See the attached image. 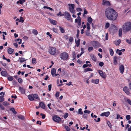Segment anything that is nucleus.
I'll return each mask as SVG.
<instances>
[{
	"instance_id": "obj_8",
	"label": "nucleus",
	"mask_w": 131,
	"mask_h": 131,
	"mask_svg": "<svg viewBox=\"0 0 131 131\" xmlns=\"http://www.w3.org/2000/svg\"><path fill=\"white\" fill-rule=\"evenodd\" d=\"M75 22L78 23V26H79V27H78L79 28L80 26L81 25V24L80 17L79 16H78L77 18L75 19Z\"/></svg>"
},
{
	"instance_id": "obj_64",
	"label": "nucleus",
	"mask_w": 131,
	"mask_h": 131,
	"mask_svg": "<svg viewBox=\"0 0 131 131\" xmlns=\"http://www.w3.org/2000/svg\"><path fill=\"white\" fill-rule=\"evenodd\" d=\"M127 102L128 103L131 105V101H130V99H127Z\"/></svg>"
},
{
	"instance_id": "obj_47",
	"label": "nucleus",
	"mask_w": 131,
	"mask_h": 131,
	"mask_svg": "<svg viewBox=\"0 0 131 131\" xmlns=\"http://www.w3.org/2000/svg\"><path fill=\"white\" fill-rule=\"evenodd\" d=\"M24 21V20L23 19V18L21 17L20 18V19L19 20V22H21L22 23H23Z\"/></svg>"
},
{
	"instance_id": "obj_13",
	"label": "nucleus",
	"mask_w": 131,
	"mask_h": 131,
	"mask_svg": "<svg viewBox=\"0 0 131 131\" xmlns=\"http://www.w3.org/2000/svg\"><path fill=\"white\" fill-rule=\"evenodd\" d=\"M119 70L121 73L123 74L124 70V67L123 65H121L119 67Z\"/></svg>"
},
{
	"instance_id": "obj_61",
	"label": "nucleus",
	"mask_w": 131,
	"mask_h": 131,
	"mask_svg": "<svg viewBox=\"0 0 131 131\" xmlns=\"http://www.w3.org/2000/svg\"><path fill=\"white\" fill-rule=\"evenodd\" d=\"M99 79H96L94 81V83L96 84H98L99 83Z\"/></svg>"
},
{
	"instance_id": "obj_54",
	"label": "nucleus",
	"mask_w": 131,
	"mask_h": 131,
	"mask_svg": "<svg viewBox=\"0 0 131 131\" xmlns=\"http://www.w3.org/2000/svg\"><path fill=\"white\" fill-rule=\"evenodd\" d=\"M81 52L80 53V55H82L84 52V48H81Z\"/></svg>"
},
{
	"instance_id": "obj_55",
	"label": "nucleus",
	"mask_w": 131,
	"mask_h": 131,
	"mask_svg": "<svg viewBox=\"0 0 131 131\" xmlns=\"http://www.w3.org/2000/svg\"><path fill=\"white\" fill-rule=\"evenodd\" d=\"M104 65V63L103 62H101L99 63V65L101 67H102Z\"/></svg>"
},
{
	"instance_id": "obj_5",
	"label": "nucleus",
	"mask_w": 131,
	"mask_h": 131,
	"mask_svg": "<svg viewBox=\"0 0 131 131\" xmlns=\"http://www.w3.org/2000/svg\"><path fill=\"white\" fill-rule=\"evenodd\" d=\"M48 52L51 54L54 55L56 53V48L54 47H51L50 48Z\"/></svg>"
},
{
	"instance_id": "obj_4",
	"label": "nucleus",
	"mask_w": 131,
	"mask_h": 131,
	"mask_svg": "<svg viewBox=\"0 0 131 131\" xmlns=\"http://www.w3.org/2000/svg\"><path fill=\"white\" fill-rule=\"evenodd\" d=\"M68 5L69 6V10L70 12L72 13H75V11L74 10V4H69Z\"/></svg>"
},
{
	"instance_id": "obj_35",
	"label": "nucleus",
	"mask_w": 131,
	"mask_h": 131,
	"mask_svg": "<svg viewBox=\"0 0 131 131\" xmlns=\"http://www.w3.org/2000/svg\"><path fill=\"white\" fill-rule=\"evenodd\" d=\"M93 50V48L92 47H89L88 48V50L89 52H91Z\"/></svg>"
},
{
	"instance_id": "obj_31",
	"label": "nucleus",
	"mask_w": 131,
	"mask_h": 131,
	"mask_svg": "<svg viewBox=\"0 0 131 131\" xmlns=\"http://www.w3.org/2000/svg\"><path fill=\"white\" fill-rule=\"evenodd\" d=\"M117 57L115 56L114 57V63L115 65H116L117 64Z\"/></svg>"
},
{
	"instance_id": "obj_22",
	"label": "nucleus",
	"mask_w": 131,
	"mask_h": 131,
	"mask_svg": "<svg viewBox=\"0 0 131 131\" xmlns=\"http://www.w3.org/2000/svg\"><path fill=\"white\" fill-rule=\"evenodd\" d=\"M121 40L120 39L118 40L117 41H114V43L116 46L118 45L121 42Z\"/></svg>"
},
{
	"instance_id": "obj_59",
	"label": "nucleus",
	"mask_w": 131,
	"mask_h": 131,
	"mask_svg": "<svg viewBox=\"0 0 131 131\" xmlns=\"http://www.w3.org/2000/svg\"><path fill=\"white\" fill-rule=\"evenodd\" d=\"M68 116V113H65V114H64V118L65 119Z\"/></svg>"
},
{
	"instance_id": "obj_9",
	"label": "nucleus",
	"mask_w": 131,
	"mask_h": 131,
	"mask_svg": "<svg viewBox=\"0 0 131 131\" xmlns=\"http://www.w3.org/2000/svg\"><path fill=\"white\" fill-rule=\"evenodd\" d=\"M98 72L100 75L103 78L105 79L106 77V74L105 72H103L102 70H99Z\"/></svg>"
},
{
	"instance_id": "obj_25",
	"label": "nucleus",
	"mask_w": 131,
	"mask_h": 131,
	"mask_svg": "<svg viewBox=\"0 0 131 131\" xmlns=\"http://www.w3.org/2000/svg\"><path fill=\"white\" fill-rule=\"evenodd\" d=\"M19 59L20 63H23L26 61V60L24 58H20Z\"/></svg>"
},
{
	"instance_id": "obj_26",
	"label": "nucleus",
	"mask_w": 131,
	"mask_h": 131,
	"mask_svg": "<svg viewBox=\"0 0 131 131\" xmlns=\"http://www.w3.org/2000/svg\"><path fill=\"white\" fill-rule=\"evenodd\" d=\"M59 29L62 33H64L65 32V30L64 29V28L63 27H62L60 26H59Z\"/></svg>"
},
{
	"instance_id": "obj_44",
	"label": "nucleus",
	"mask_w": 131,
	"mask_h": 131,
	"mask_svg": "<svg viewBox=\"0 0 131 131\" xmlns=\"http://www.w3.org/2000/svg\"><path fill=\"white\" fill-rule=\"evenodd\" d=\"M18 117V118L22 120H23L24 119V116L22 115H19Z\"/></svg>"
},
{
	"instance_id": "obj_15",
	"label": "nucleus",
	"mask_w": 131,
	"mask_h": 131,
	"mask_svg": "<svg viewBox=\"0 0 131 131\" xmlns=\"http://www.w3.org/2000/svg\"><path fill=\"white\" fill-rule=\"evenodd\" d=\"M90 57L92 59L94 62H96L97 60L95 56L93 54H92L90 55Z\"/></svg>"
},
{
	"instance_id": "obj_3",
	"label": "nucleus",
	"mask_w": 131,
	"mask_h": 131,
	"mask_svg": "<svg viewBox=\"0 0 131 131\" xmlns=\"http://www.w3.org/2000/svg\"><path fill=\"white\" fill-rule=\"evenodd\" d=\"M60 57L62 59L67 60L69 57V55L67 52H63L60 54Z\"/></svg>"
},
{
	"instance_id": "obj_23",
	"label": "nucleus",
	"mask_w": 131,
	"mask_h": 131,
	"mask_svg": "<svg viewBox=\"0 0 131 131\" xmlns=\"http://www.w3.org/2000/svg\"><path fill=\"white\" fill-rule=\"evenodd\" d=\"M93 20V19L90 17H88L87 19L88 23L90 24H91L92 23Z\"/></svg>"
},
{
	"instance_id": "obj_19",
	"label": "nucleus",
	"mask_w": 131,
	"mask_h": 131,
	"mask_svg": "<svg viewBox=\"0 0 131 131\" xmlns=\"http://www.w3.org/2000/svg\"><path fill=\"white\" fill-rule=\"evenodd\" d=\"M39 105L42 109H45V106L44 103L42 102H40L39 104Z\"/></svg>"
},
{
	"instance_id": "obj_12",
	"label": "nucleus",
	"mask_w": 131,
	"mask_h": 131,
	"mask_svg": "<svg viewBox=\"0 0 131 131\" xmlns=\"http://www.w3.org/2000/svg\"><path fill=\"white\" fill-rule=\"evenodd\" d=\"M110 114V112L108 111L102 113L100 115L102 116H105L106 117H107L109 116Z\"/></svg>"
},
{
	"instance_id": "obj_40",
	"label": "nucleus",
	"mask_w": 131,
	"mask_h": 131,
	"mask_svg": "<svg viewBox=\"0 0 131 131\" xmlns=\"http://www.w3.org/2000/svg\"><path fill=\"white\" fill-rule=\"evenodd\" d=\"M13 79V78L12 76H9L8 78V79L9 81H12Z\"/></svg>"
},
{
	"instance_id": "obj_62",
	"label": "nucleus",
	"mask_w": 131,
	"mask_h": 131,
	"mask_svg": "<svg viewBox=\"0 0 131 131\" xmlns=\"http://www.w3.org/2000/svg\"><path fill=\"white\" fill-rule=\"evenodd\" d=\"M60 94V92H57L55 94V96L56 97H58L59 96V95Z\"/></svg>"
},
{
	"instance_id": "obj_56",
	"label": "nucleus",
	"mask_w": 131,
	"mask_h": 131,
	"mask_svg": "<svg viewBox=\"0 0 131 131\" xmlns=\"http://www.w3.org/2000/svg\"><path fill=\"white\" fill-rule=\"evenodd\" d=\"M110 26V24L108 23H106L105 26V27L106 28H108Z\"/></svg>"
},
{
	"instance_id": "obj_29",
	"label": "nucleus",
	"mask_w": 131,
	"mask_h": 131,
	"mask_svg": "<svg viewBox=\"0 0 131 131\" xmlns=\"http://www.w3.org/2000/svg\"><path fill=\"white\" fill-rule=\"evenodd\" d=\"M118 35L119 37H121L122 35V29L121 28H119V30Z\"/></svg>"
},
{
	"instance_id": "obj_27",
	"label": "nucleus",
	"mask_w": 131,
	"mask_h": 131,
	"mask_svg": "<svg viewBox=\"0 0 131 131\" xmlns=\"http://www.w3.org/2000/svg\"><path fill=\"white\" fill-rule=\"evenodd\" d=\"M92 71L93 70L91 68H89L84 69V72H86L88 71Z\"/></svg>"
},
{
	"instance_id": "obj_1",
	"label": "nucleus",
	"mask_w": 131,
	"mask_h": 131,
	"mask_svg": "<svg viewBox=\"0 0 131 131\" xmlns=\"http://www.w3.org/2000/svg\"><path fill=\"white\" fill-rule=\"evenodd\" d=\"M118 15L117 13L112 8L108 7L105 10V15L107 18L110 20H115Z\"/></svg>"
},
{
	"instance_id": "obj_57",
	"label": "nucleus",
	"mask_w": 131,
	"mask_h": 131,
	"mask_svg": "<svg viewBox=\"0 0 131 131\" xmlns=\"http://www.w3.org/2000/svg\"><path fill=\"white\" fill-rule=\"evenodd\" d=\"M94 121L96 122H99L100 121V117L97 118V120L96 119H94Z\"/></svg>"
},
{
	"instance_id": "obj_60",
	"label": "nucleus",
	"mask_w": 131,
	"mask_h": 131,
	"mask_svg": "<svg viewBox=\"0 0 131 131\" xmlns=\"http://www.w3.org/2000/svg\"><path fill=\"white\" fill-rule=\"evenodd\" d=\"M48 90L50 91L51 90L52 88V85L51 84H49L48 86Z\"/></svg>"
},
{
	"instance_id": "obj_46",
	"label": "nucleus",
	"mask_w": 131,
	"mask_h": 131,
	"mask_svg": "<svg viewBox=\"0 0 131 131\" xmlns=\"http://www.w3.org/2000/svg\"><path fill=\"white\" fill-rule=\"evenodd\" d=\"M15 41H20L18 42V43L19 44H20L21 43L22 39H21L19 38L18 39H17L15 40Z\"/></svg>"
},
{
	"instance_id": "obj_48",
	"label": "nucleus",
	"mask_w": 131,
	"mask_h": 131,
	"mask_svg": "<svg viewBox=\"0 0 131 131\" xmlns=\"http://www.w3.org/2000/svg\"><path fill=\"white\" fill-rule=\"evenodd\" d=\"M80 33V31L79 29H77V34L76 35V37L77 38H78Z\"/></svg>"
},
{
	"instance_id": "obj_39",
	"label": "nucleus",
	"mask_w": 131,
	"mask_h": 131,
	"mask_svg": "<svg viewBox=\"0 0 131 131\" xmlns=\"http://www.w3.org/2000/svg\"><path fill=\"white\" fill-rule=\"evenodd\" d=\"M57 16H64V14H62L60 11L59 12V13L57 14Z\"/></svg>"
},
{
	"instance_id": "obj_7",
	"label": "nucleus",
	"mask_w": 131,
	"mask_h": 131,
	"mask_svg": "<svg viewBox=\"0 0 131 131\" xmlns=\"http://www.w3.org/2000/svg\"><path fill=\"white\" fill-rule=\"evenodd\" d=\"M52 119L54 122L59 123L61 121V118L56 115H54L52 117Z\"/></svg>"
},
{
	"instance_id": "obj_32",
	"label": "nucleus",
	"mask_w": 131,
	"mask_h": 131,
	"mask_svg": "<svg viewBox=\"0 0 131 131\" xmlns=\"http://www.w3.org/2000/svg\"><path fill=\"white\" fill-rule=\"evenodd\" d=\"M32 32V33L35 35H36L38 34V31L36 30L35 29H33Z\"/></svg>"
},
{
	"instance_id": "obj_2",
	"label": "nucleus",
	"mask_w": 131,
	"mask_h": 131,
	"mask_svg": "<svg viewBox=\"0 0 131 131\" xmlns=\"http://www.w3.org/2000/svg\"><path fill=\"white\" fill-rule=\"evenodd\" d=\"M123 29L124 31H128L131 30V23L130 22H126L123 25Z\"/></svg>"
},
{
	"instance_id": "obj_45",
	"label": "nucleus",
	"mask_w": 131,
	"mask_h": 131,
	"mask_svg": "<svg viewBox=\"0 0 131 131\" xmlns=\"http://www.w3.org/2000/svg\"><path fill=\"white\" fill-rule=\"evenodd\" d=\"M53 31L56 33H58V31L57 29L56 28H53L52 29Z\"/></svg>"
},
{
	"instance_id": "obj_37",
	"label": "nucleus",
	"mask_w": 131,
	"mask_h": 131,
	"mask_svg": "<svg viewBox=\"0 0 131 131\" xmlns=\"http://www.w3.org/2000/svg\"><path fill=\"white\" fill-rule=\"evenodd\" d=\"M3 104L5 106H8L9 105V104L6 101L4 102H3Z\"/></svg>"
},
{
	"instance_id": "obj_63",
	"label": "nucleus",
	"mask_w": 131,
	"mask_h": 131,
	"mask_svg": "<svg viewBox=\"0 0 131 131\" xmlns=\"http://www.w3.org/2000/svg\"><path fill=\"white\" fill-rule=\"evenodd\" d=\"M84 112L85 113H87L89 114L91 112V111L89 110H85L84 111Z\"/></svg>"
},
{
	"instance_id": "obj_24",
	"label": "nucleus",
	"mask_w": 131,
	"mask_h": 131,
	"mask_svg": "<svg viewBox=\"0 0 131 131\" xmlns=\"http://www.w3.org/2000/svg\"><path fill=\"white\" fill-rule=\"evenodd\" d=\"M56 71L55 69L53 68L51 71V73L52 75H53L56 73Z\"/></svg>"
},
{
	"instance_id": "obj_49",
	"label": "nucleus",
	"mask_w": 131,
	"mask_h": 131,
	"mask_svg": "<svg viewBox=\"0 0 131 131\" xmlns=\"http://www.w3.org/2000/svg\"><path fill=\"white\" fill-rule=\"evenodd\" d=\"M65 127L66 130L67 131H69L70 129V128L68 126H65Z\"/></svg>"
},
{
	"instance_id": "obj_16",
	"label": "nucleus",
	"mask_w": 131,
	"mask_h": 131,
	"mask_svg": "<svg viewBox=\"0 0 131 131\" xmlns=\"http://www.w3.org/2000/svg\"><path fill=\"white\" fill-rule=\"evenodd\" d=\"M19 90L21 92L22 94H25V90L23 88L21 87H19Z\"/></svg>"
},
{
	"instance_id": "obj_30",
	"label": "nucleus",
	"mask_w": 131,
	"mask_h": 131,
	"mask_svg": "<svg viewBox=\"0 0 131 131\" xmlns=\"http://www.w3.org/2000/svg\"><path fill=\"white\" fill-rule=\"evenodd\" d=\"M33 96L34 98L38 100H40L39 97L38 95L37 94H33Z\"/></svg>"
},
{
	"instance_id": "obj_52",
	"label": "nucleus",
	"mask_w": 131,
	"mask_h": 131,
	"mask_svg": "<svg viewBox=\"0 0 131 131\" xmlns=\"http://www.w3.org/2000/svg\"><path fill=\"white\" fill-rule=\"evenodd\" d=\"M125 93L126 94L128 95H129L130 94L129 89H128V90L126 91V92H125Z\"/></svg>"
},
{
	"instance_id": "obj_18",
	"label": "nucleus",
	"mask_w": 131,
	"mask_h": 131,
	"mask_svg": "<svg viewBox=\"0 0 131 131\" xmlns=\"http://www.w3.org/2000/svg\"><path fill=\"white\" fill-rule=\"evenodd\" d=\"M1 74L2 76L4 77H6L8 75V74L6 72L3 71H2L1 72Z\"/></svg>"
},
{
	"instance_id": "obj_21",
	"label": "nucleus",
	"mask_w": 131,
	"mask_h": 131,
	"mask_svg": "<svg viewBox=\"0 0 131 131\" xmlns=\"http://www.w3.org/2000/svg\"><path fill=\"white\" fill-rule=\"evenodd\" d=\"M75 43L76 45V46L77 47H78L80 44V39H78L77 40L76 39H75Z\"/></svg>"
},
{
	"instance_id": "obj_42",
	"label": "nucleus",
	"mask_w": 131,
	"mask_h": 131,
	"mask_svg": "<svg viewBox=\"0 0 131 131\" xmlns=\"http://www.w3.org/2000/svg\"><path fill=\"white\" fill-rule=\"evenodd\" d=\"M107 124L108 126L111 128L112 127V125L110 121H108L107 122Z\"/></svg>"
},
{
	"instance_id": "obj_20",
	"label": "nucleus",
	"mask_w": 131,
	"mask_h": 131,
	"mask_svg": "<svg viewBox=\"0 0 131 131\" xmlns=\"http://www.w3.org/2000/svg\"><path fill=\"white\" fill-rule=\"evenodd\" d=\"M14 51V50L13 49L9 48L8 49L7 51L8 54H10L13 53Z\"/></svg>"
},
{
	"instance_id": "obj_58",
	"label": "nucleus",
	"mask_w": 131,
	"mask_h": 131,
	"mask_svg": "<svg viewBox=\"0 0 131 131\" xmlns=\"http://www.w3.org/2000/svg\"><path fill=\"white\" fill-rule=\"evenodd\" d=\"M69 40L70 42H72L73 40V39L72 37H70L69 39Z\"/></svg>"
},
{
	"instance_id": "obj_14",
	"label": "nucleus",
	"mask_w": 131,
	"mask_h": 131,
	"mask_svg": "<svg viewBox=\"0 0 131 131\" xmlns=\"http://www.w3.org/2000/svg\"><path fill=\"white\" fill-rule=\"evenodd\" d=\"M49 20L50 23L53 25H56L57 24V22L55 20L49 18Z\"/></svg>"
},
{
	"instance_id": "obj_36",
	"label": "nucleus",
	"mask_w": 131,
	"mask_h": 131,
	"mask_svg": "<svg viewBox=\"0 0 131 131\" xmlns=\"http://www.w3.org/2000/svg\"><path fill=\"white\" fill-rule=\"evenodd\" d=\"M129 89L128 87L127 86H125L123 88V90L125 92L126 91H127V90H128Z\"/></svg>"
},
{
	"instance_id": "obj_34",
	"label": "nucleus",
	"mask_w": 131,
	"mask_h": 131,
	"mask_svg": "<svg viewBox=\"0 0 131 131\" xmlns=\"http://www.w3.org/2000/svg\"><path fill=\"white\" fill-rule=\"evenodd\" d=\"M82 109L81 108L79 109L78 110V114H80L81 115H82L83 114V112L82 111Z\"/></svg>"
},
{
	"instance_id": "obj_41",
	"label": "nucleus",
	"mask_w": 131,
	"mask_h": 131,
	"mask_svg": "<svg viewBox=\"0 0 131 131\" xmlns=\"http://www.w3.org/2000/svg\"><path fill=\"white\" fill-rule=\"evenodd\" d=\"M110 55L112 56H113L114 53L113 50L112 49H110Z\"/></svg>"
},
{
	"instance_id": "obj_6",
	"label": "nucleus",
	"mask_w": 131,
	"mask_h": 131,
	"mask_svg": "<svg viewBox=\"0 0 131 131\" xmlns=\"http://www.w3.org/2000/svg\"><path fill=\"white\" fill-rule=\"evenodd\" d=\"M64 17L68 20H70L71 18V15L70 13L67 12L66 11L64 12Z\"/></svg>"
},
{
	"instance_id": "obj_33",
	"label": "nucleus",
	"mask_w": 131,
	"mask_h": 131,
	"mask_svg": "<svg viewBox=\"0 0 131 131\" xmlns=\"http://www.w3.org/2000/svg\"><path fill=\"white\" fill-rule=\"evenodd\" d=\"M90 30H86L85 32V33L86 35L87 36H89L90 34Z\"/></svg>"
},
{
	"instance_id": "obj_10",
	"label": "nucleus",
	"mask_w": 131,
	"mask_h": 131,
	"mask_svg": "<svg viewBox=\"0 0 131 131\" xmlns=\"http://www.w3.org/2000/svg\"><path fill=\"white\" fill-rule=\"evenodd\" d=\"M102 4L104 6H110L111 5L110 2L106 0H103L102 1Z\"/></svg>"
},
{
	"instance_id": "obj_17",
	"label": "nucleus",
	"mask_w": 131,
	"mask_h": 131,
	"mask_svg": "<svg viewBox=\"0 0 131 131\" xmlns=\"http://www.w3.org/2000/svg\"><path fill=\"white\" fill-rule=\"evenodd\" d=\"M28 98L29 100L30 101H32L34 100L33 97V94H31L28 95Z\"/></svg>"
},
{
	"instance_id": "obj_53",
	"label": "nucleus",
	"mask_w": 131,
	"mask_h": 131,
	"mask_svg": "<svg viewBox=\"0 0 131 131\" xmlns=\"http://www.w3.org/2000/svg\"><path fill=\"white\" fill-rule=\"evenodd\" d=\"M36 59L35 58H32V64L36 63Z\"/></svg>"
},
{
	"instance_id": "obj_11",
	"label": "nucleus",
	"mask_w": 131,
	"mask_h": 131,
	"mask_svg": "<svg viewBox=\"0 0 131 131\" xmlns=\"http://www.w3.org/2000/svg\"><path fill=\"white\" fill-rule=\"evenodd\" d=\"M99 43L96 41H94L92 43V46L95 48H97L99 47Z\"/></svg>"
},
{
	"instance_id": "obj_28",
	"label": "nucleus",
	"mask_w": 131,
	"mask_h": 131,
	"mask_svg": "<svg viewBox=\"0 0 131 131\" xmlns=\"http://www.w3.org/2000/svg\"><path fill=\"white\" fill-rule=\"evenodd\" d=\"M92 65L91 64H85L83 65V68H85L88 67H92Z\"/></svg>"
},
{
	"instance_id": "obj_43",
	"label": "nucleus",
	"mask_w": 131,
	"mask_h": 131,
	"mask_svg": "<svg viewBox=\"0 0 131 131\" xmlns=\"http://www.w3.org/2000/svg\"><path fill=\"white\" fill-rule=\"evenodd\" d=\"M3 96H0V102H2L4 101V98L3 97Z\"/></svg>"
},
{
	"instance_id": "obj_50",
	"label": "nucleus",
	"mask_w": 131,
	"mask_h": 131,
	"mask_svg": "<svg viewBox=\"0 0 131 131\" xmlns=\"http://www.w3.org/2000/svg\"><path fill=\"white\" fill-rule=\"evenodd\" d=\"M18 82L20 83H21L23 81L22 79L20 78H18Z\"/></svg>"
},
{
	"instance_id": "obj_38",
	"label": "nucleus",
	"mask_w": 131,
	"mask_h": 131,
	"mask_svg": "<svg viewBox=\"0 0 131 131\" xmlns=\"http://www.w3.org/2000/svg\"><path fill=\"white\" fill-rule=\"evenodd\" d=\"M90 24L89 23H86V26L87 30H90Z\"/></svg>"
},
{
	"instance_id": "obj_51",
	"label": "nucleus",
	"mask_w": 131,
	"mask_h": 131,
	"mask_svg": "<svg viewBox=\"0 0 131 131\" xmlns=\"http://www.w3.org/2000/svg\"><path fill=\"white\" fill-rule=\"evenodd\" d=\"M126 119L127 120H129L130 118V115H127L126 116Z\"/></svg>"
}]
</instances>
